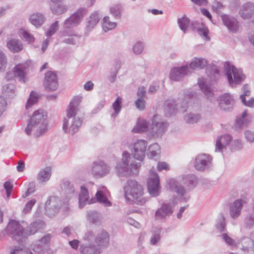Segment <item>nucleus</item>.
Masks as SVG:
<instances>
[{
  "mask_svg": "<svg viewBox=\"0 0 254 254\" xmlns=\"http://www.w3.org/2000/svg\"><path fill=\"white\" fill-rule=\"evenodd\" d=\"M198 182V178L195 175L189 174L184 176L180 180L170 179L168 184L170 190L181 197L180 201L187 202L190 197L187 194V191L193 189Z\"/></svg>",
  "mask_w": 254,
  "mask_h": 254,
  "instance_id": "nucleus-1",
  "label": "nucleus"
},
{
  "mask_svg": "<svg viewBox=\"0 0 254 254\" xmlns=\"http://www.w3.org/2000/svg\"><path fill=\"white\" fill-rule=\"evenodd\" d=\"M82 97L74 96L67 108L66 117L63 120V129L64 132L72 135L77 132L81 126L82 121L76 117L78 107L81 101Z\"/></svg>",
  "mask_w": 254,
  "mask_h": 254,
  "instance_id": "nucleus-2",
  "label": "nucleus"
},
{
  "mask_svg": "<svg viewBox=\"0 0 254 254\" xmlns=\"http://www.w3.org/2000/svg\"><path fill=\"white\" fill-rule=\"evenodd\" d=\"M48 130V116L44 110L35 111L30 118L25 129L26 133L29 135L34 131V135L39 137Z\"/></svg>",
  "mask_w": 254,
  "mask_h": 254,
  "instance_id": "nucleus-3",
  "label": "nucleus"
},
{
  "mask_svg": "<svg viewBox=\"0 0 254 254\" xmlns=\"http://www.w3.org/2000/svg\"><path fill=\"white\" fill-rule=\"evenodd\" d=\"M124 196L127 200L135 202L142 205L147 199L143 196L144 189L141 184L135 180L127 181L124 187Z\"/></svg>",
  "mask_w": 254,
  "mask_h": 254,
  "instance_id": "nucleus-4",
  "label": "nucleus"
},
{
  "mask_svg": "<svg viewBox=\"0 0 254 254\" xmlns=\"http://www.w3.org/2000/svg\"><path fill=\"white\" fill-rule=\"evenodd\" d=\"M130 155L127 152L123 153V159L116 166V171L119 176L128 177L138 175L141 166L140 163H129Z\"/></svg>",
  "mask_w": 254,
  "mask_h": 254,
  "instance_id": "nucleus-5",
  "label": "nucleus"
},
{
  "mask_svg": "<svg viewBox=\"0 0 254 254\" xmlns=\"http://www.w3.org/2000/svg\"><path fill=\"white\" fill-rule=\"evenodd\" d=\"M224 69L228 83L231 87H235L240 85L246 78L242 70L236 68L229 62L225 63Z\"/></svg>",
  "mask_w": 254,
  "mask_h": 254,
  "instance_id": "nucleus-6",
  "label": "nucleus"
},
{
  "mask_svg": "<svg viewBox=\"0 0 254 254\" xmlns=\"http://www.w3.org/2000/svg\"><path fill=\"white\" fill-rule=\"evenodd\" d=\"M25 225L24 221L20 222L11 219L6 228V233L13 240L19 242L23 238H25Z\"/></svg>",
  "mask_w": 254,
  "mask_h": 254,
  "instance_id": "nucleus-7",
  "label": "nucleus"
},
{
  "mask_svg": "<svg viewBox=\"0 0 254 254\" xmlns=\"http://www.w3.org/2000/svg\"><path fill=\"white\" fill-rule=\"evenodd\" d=\"M30 62L26 61L16 64L12 72L7 73L6 77L10 79L13 77L17 78L20 82L26 83L28 81L27 74L30 66Z\"/></svg>",
  "mask_w": 254,
  "mask_h": 254,
  "instance_id": "nucleus-8",
  "label": "nucleus"
},
{
  "mask_svg": "<svg viewBox=\"0 0 254 254\" xmlns=\"http://www.w3.org/2000/svg\"><path fill=\"white\" fill-rule=\"evenodd\" d=\"M84 241L88 243H95L96 246L101 249L107 247L109 243V235L107 232L102 230L95 237L92 231H88L84 237Z\"/></svg>",
  "mask_w": 254,
  "mask_h": 254,
  "instance_id": "nucleus-9",
  "label": "nucleus"
},
{
  "mask_svg": "<svg viewBox=\"0 0 254 254\" xmlns=\"http://www.w3.org/2000/svg\"><path fill=\"white\" fill-rule=\"evenodd\" d=\"M168 125V123L163 121L159 115H155L152 120L151 127L148 128V132L153 137H161L165 132Z\"/></svg>",
  "mask_w": 254,
  "mask_h": 254,
  "instance_id": "nucleus-10",
  "label": "nucleus"
},
{
  "mask_svg": "<svg viewBox=\"0 0 254 254\" xmlns=\"http://www.w3.org/2000/svg\"><path fill=\"white\" fill-rule=\"evenodd\" d=\"M192 96L193 93L191 92L186 95L184 97V100L180 107V109L178 105L175 103V101L174 100H167L165 103L166 116L167 117L171 116L177 110L182 112H186L187 111V108H188V99L191 98Z\"/></svg>",
  "mask_w": 254,
  "mask_h": 254,
  "instance_id": "nucleus-11",
  "label": "nucleus"
},
{
  "mask_svg": "<svg viewBox=\"0 0 254 254\" xmlns=\"http://www.w3.org/2000/svg\"><path fill=\"white\" fill-rule=\"evenodd\" d=\"M87 13L85 8H79L70 17L65 20L63 26L64 30H69L80 24Z\"/></svg>",
  "mask_w": 254,
  "mask_h": 254,
  "instance_id": "nucleus-12",
  "label": "nucleus"
},
{
  "mask_svg": "<svg viewBox=\"0 0 254 254\" xmlns=\"http://www.w3.org/2000/svg\"><path fill=\"white\" fill-rule=\"evenodd\" d=\"M177 200L172 203H163L160 207L157 209L155 213V218L156 220H163L169 217L174 212V207L178 203Z\"/></svg>",
  "mask_w": 254,
  "mask_h": 254,
  "instance_id": "nucleus-13",
  "label": "nucleus"
},
{
  "mask_svg": "<svg viewBox=\"0 0 254 254\" xmlns=\"http://www.w3.org/2000/svg\"><path fill=\"white\" fill-rule=\"evenodd\" d=\"M249 202L246 196H243L235 200L229 204V214L233 219H237L241 214L243 206Z\"/></svg>",
  "mask_w": 254,
  "mask_h": 254,
  "instance_id": "nucleus-14",
  "label": "nucleus"
},
{
  "mask_svg": "<svg viewBox=\"0 0 254 254\" xmlns=\"http://www.w3.org/2000/svg\"><path fill=\"white\" fill-rule=\"evenodd\" d=\"M147 188L149 193L152 196H156L159 195L160 191L159 178L157 173L152 169L149 171Z\"/></svg>",
  "mask_w": 254,
  "mask_h": 254,
  "instance_id": "nucleus-15",
  "label": "nucleus"
},
{
  "mask_svg": "<svg viewBox=\"0 0 254 254\" xmlns=\"http://www.w3.org/2000/svg\"><path fill=\"white\" fill-rule=\"evenodd\" d=\"M43 86L46 90L55 91L58 87V78L57 73L53 71H48L45 74Z\"/></svg>",
  "mask_w": 254,
  "mask_h": 254,
  "instance_id": "nucleus-16",
  "label": "nucleus"
},
{
  "mask_svg": "<svg viewBox=\"0 0 254 254\" xmlns=\"http://www.w3.org/2000/svg\"><path fill=\"white\" fill-rule=\"evenodd\" d=\"M211 161L212 158L209 154H198L195 157L194 167L197 171H203L210 167Z\"/></svg>",
  "mask_w": 254,
  "mask_h": 254,
  "instance_id": "nucleus-17",
  "label": "nucleus"
},
{
  "mask_svg": "<svg viewBox=\"0 0 254 254\" xmlns=\"http://www.w3.org/2000/svg\"><path fill=\"white\" fill-rule=\"evenodd\" d=\"M61 205V200L58 197L50 196L45 203L46 213L50 217L54 216L59 211Z\"/></svg>",
  "mask_w": 254,
  "mask_h": 254,
  "instance_id": "nucleus-18",
  "label": "nucleus"
},
{
  "mask_svg": "<svg viewBox=\"0 0 254 254\" xmlns=\"http://www.w3.org/2000/svg\"><path fill=\"white\" fill-rule=\"evenodd\" d=\"M191 71L188 65L172 68L170 73V78L173 81H179L185 76L190 74Z\"/></svg>",
  "mask_w": 254,
  "mask_h": 254,
  "instance_id": "nucleus-19",
  "label": "nucleus"
},
{
  "mask_svg": "<svg viewBox=\"0 0 254 254\" xmlns=\"http://www.w3.org/2000/svg\"><path fill=\"white\" fill-rule=\"evenodd\" d=\"M91 173L96 177H102L110 172V167L103 161H98L93 164L91 169Z\"/></svg>",
  "mask_w": 254,
  "mask_h": 254,
  "instance_id": "nucleus-20",
  "label": "nucleus"
},
{
  "mask_svg": "<svg viewBox=\"0 0 254 254\" xmlns=\"http://www.w3.org/2000/svg\"><path fill=\"white\" fill-rule=\"evenodd\" d=\"M147 142L144 140H137L134 144L132 155L135 159L142 161L145 156Z\"/></svg>",
  "mask_w": 254,
  "mask_h": 254,
  "instance_id": "nucleus-21",
  "label": "nucleus"
},
{
  "mask_svg": "<svg viewBox=\"0 0 254 254\" xmlns=\"http://www.w3.org/2000/svg\"><path fill=\"white\" fill-rule=\"evenodd\" d=\"M223 23L228 30L232 32H236L239 29V23L237 19L227 14L221 15Z\"/></svg>",
  "mask_w": 254,
  "mask_h": 254,
  "instance_id": "nucleus-22",
  "label": "nucleus"
},
{
  "mask_svg": "<svg viewBox=\"0 0 254 254\" xmlns=\"http://www.w3.org/2000/svg\"><path fill=\"white\" fill-rule=\"evenodd\" d=\"M62 36L63 37H68L64 38L62 41V42L67 44H76L80 39V36L75 34L72 30H64L62 33Z\"/></svg>",
  "mask_w": 254,
  "mask_h": 254,
  "instance_id": "nucleus-23",
  "label": "nucleus"
},
{
  "mask_svg": "<svg viewBox=\"0 0 254 254\" xmlns=\"http://www.w3.org/2000/svg\"><path fill=\"white\" fill-rule=\"evenodd\" d=\"M234 102L232 96L228 93H225L220 96L219 106L222 110L228 111L232 107Z\"/></svg>",
  "mask_w": 254,
  "mask_h": 254,
  "instance_id": "nucleus-24",
  "label": "nucleus"
},
{
  "mask_svg": "<svg viewBox=\"0 0 254 254\" xmlns=\"http://www.w3.org/2000/svg\"><path fill=\"white\" fill-rule=\"evenodd\" d=\"M108 193L107 189L103 186L98 190L95 195L97 201L107 207L112 205L111 202L107 198Z\"/></svg>",
  "mask_w": 254,
  "mask_h": 254,
  "instance_id": "nucleus-25",
  "label": "nucleus"
},
{
  "mask_svg": "<svg viewBox=\"0 0 254 254\" xmlns=\"http://www.w3.org/2000/svg\"><path fill=\"white\" fill-rule=\"evenodd\" d=\"M251 237V238L243 237L238 241V247L245 253H249L254 245V236L252 235Z\"/></svg>",
  "mask_w": 254,
  "mask_h": 254,
  "instance_id": "nucleus-26",
  "label": "nucleus"
},
{
  "mask_svg": "<svg viewBox=\"0 0 254 254\" xmlns=\"http://www.w3.org/2000/svg\"><path fill=\"white\" fill-rule=\"evenodd\" d=\"M45 224L42 221H35L30 224L25 229V238L35 234L39 230L43 229Z\"/></svg>",
  "mask_w": 254,
  "mask_h": 254,
  "instance_id": "nucleus-27",
  "label": "nucleus"
},
{
  "mask_svg": "<svg viewBox=\"0 0 254 254\" xmlns=\"http://www.w3.org/2000/svg\"><path fill=\"white\" fill-rule=\"evenodd\" d=\"M85 242V244L81 245L80 247V251L81 254H98L101 253L100 249L93 245V243Z\"/></svg>",
  "mask_w": 254,
  "mask_h": 254,
  "instance_id": "nucleus-28",
  "label": "nucleus"
},
{
  "mask_svg": "<svg viewBox=\"0 0 254 254\" xmlns=\"http://www.w3.org/2000/svg\"><path fill=\"white\" fill-rule=\"evenodd\" d=\"M247 115V111H244L241 116L237 117L235 124V127L236 129H243L250 124L251 121L246 118Z\"/></svg>",
  "mask_w": 254,
  "mask_h": 254,
  "instance_id": "nucleus-29",
  "label": "nucleus"
},
{
  "mask_svg": "<svg viewBox=\"0 0 254 254\" xmlns=\"http://www.w3.org/2000/svg\"><path fill=\"white\" fill-rule=\"evenodd\" d=\"M232 138L229 134H225L218 137L216 141L215 151L221 152L224 146L228 145Z\"/></svg>",
  "mask_w": 254,
  "mask_h": 254,
  "instance_id": "nucleus-30",
  "label": "nucleus"
},
{
  "mask_svg": "<svg viewBox=\"0 0 254 254\" xmlns=\"http://www.w3.org/2000/svg\"><path fill=\"white\" fill-rule=\"evenodd\" d=\"M254 12V4L252 2H247L243 5L240 14L243 19H250L252 17Z\"/></svg>",
  "mask_w": 254,
  "mask_h": 254,
  "instance_id": "nucleus-31",
  "label": "nucleus"
},
{
  "mask_svg": "<svg viewBox=\"0 0 254 254\" xmlns=\"http://www.w3.org/2000/svg\"><path fill=\"white\" fill-rule=\"evenodd\" d=\"M89 193L87 189L84 186H81L78 198L79 207L82 208L87 203H93L92 200H89Z\"/></svg>",
  "mask_w": 254,
  "mask_h": 254,
  "instance_id": "nucleus-32",
  "label": "nucleus"
},
{
  "mask_svg": "<svg viewBox=\"0 0 254 254\" xmlns=\"http://www.w3.org/2000/svg\"><path fill=\"white\" fill-rule=\"evenodd\" d=\"M102 15L97 11L94 12L86 19V28L88 31L94 28L99 22Z\"/></svg>",
  "mask_w": 254,
  "mask_h": 254,
  "instance_id": "nucleus-33",
  "label": "nucleus"
},
{
  "mask_svg": "<svg viewBox=\"0 0 254 254\" xmlns=\"http://www.w3.org/2000/svg\"><path fill=\"white\" fill-rule=\"evenodd\" d=\"M198 84L207 98L210 101H212L215 99L214 94L211 88L205 84L204 79L203 78H199Z\"/></svg>",
  "mask_w": 254,
  "mask_h": 254,
  "instance_id": "nucleus-34",
  "label": "nucleus"
},
{
  "mask_svg": "<svg viewBox=\"0 0 254 254\" xmlns=\"http://www.w3.org/2000/svg\"><path fill=\"white\" fill-rule=\"evenodd\" d=\"M208 64L207 61L203 58H194L190 64L189 68L191 69L204 68Z\"/></svg>",
  "mask_w": 254,
  "mask_h": 254,
  "instance_id": "nucleus-35",
  "label": "nucleus"
},
{
  "mask_svg": "<svg viewBox=\"0 0 254 254\" xmlns=\"http://www.w3.org/2000/svg\"><path fill=\"white\" fill-rule=\"evenodd\" d=\"M7 48L13 53H18L23 49V45L21 42L17 39H12L7 42Z\"/></svg>",
  "mask_w": 254,
  "mask_h": 254,
  "instance_id": "nucleus-36",
  "label": "nucleus"
},
{
  "mask_svg": "<svg viewBox=\"0 0 254 254\" xmlns=\"http://www.w3.org/2000/svg\"><path fill=\"white\" fill-rule=\"evenodd\" d=\"M29 21L31 23L38 27L41 26L45 21V17L43 14L40 13H34L30 15Z\"/></svg>",
  "mask_w": 254,
  "mask_h": 254,
  "instance_id": "nucleus-37",
  "label": "nucleus"
},
{
  "mask_svg": "<svg viewBox=\"0 0 254 254\" xmlns=\"http://www.w3.org/2000/svg\"><path fill=\"white\" fill-rule=\"evenodd\" d=\"M146 131H148L147 122L144 119H138L135 126L132 129V132L134 133H142Z\"/></svg>",
  "mask_w": 254,
  "mask_h": 254,
  "instance_id": "nucleus-38",
  "label": "nucleus"
},
{
  "mask_svg": "<svg viewBox=\"0 0 254 254\" xmlns=\"http://www.w3.org/2000/svg\"><path fill=\"white\" fill-rule=\"evenodd\" d=\"M61 188L71 197L74 195L75 189L73 185L67 180H63L61 184Z\"/></svg>",
  "mask_w": 254,
  "mask_h": 254,
  "instance_id": "nucleus-39",
  "label": "nucleus"
},
{
  "mask_svg": "<svg viewBox=\"0 0 254 254\" xmlns=\"http://www.w3.org/2000/svg\"><path fill=\"white\" fill-rule=\"evenodd\" d=\"M51 176V169L49 167H46L41 170L37 175V180L40 183L47 182Z\"/></svg>",
  "mask_w": 254,
  "mask_h": 254,
  "instance_id": "nucleus-40",
  "label": "nucleus"
},
{
  "mask_svg": "<svg viewBox=\"0 0 254 254\" xmlns=\"http://www.w3.org/2000/svg\"><path fill=\"white\" fill-rule=\"evenodd\" d=\"M52 12L56 15H61L65 13L68 9L66 5L53 3L50 6Z\"/></svg>",
  "mask_w": 254,
  "mask_h": 254,
  "instance_id": "nucleus-41",
  "label": "nucleus"
},
{
  "mask_svg": "<svg viewBox=\"0 0 254 254\" xmlns=\"http://www.w3.org/2000/svg\"><path fill=\"white\" fill-rule=\"evenodd\" d=\"M87 217L90 222L96 224L99 223L101 219V215L95 210L87 211Z\"/></svg>",
  "mask_w": 254,
  "mask_h": 254,
  "instance_id": "nucleus-42",
  "label": "nucleus"
},
{
  "mask_svg": "<svg viewBox=\"0 0 254 254\" xmlns=\"http://www.w3.org/2000/svg\"><path fill=\"white\" fill-rule=\"evenodd\" d=\"M39 98V95L37 92L31 91L25 105L26 109H28L33 105L36 104L38 101Z\"/></svg>",
  "mask_w": 254,
  "mask_h": 254,
  "instance_id": "nucleus-43",
  "label": "nucleus"
},
{
  "mask_svg": "<svg viewBox=\"0 0 254 254\" xmlns=\"http://www.w3.org/2000/svg\"><path fill=\"white\" fill-rule=\"evenodd\" d=\"M161 229L160 228H155L152 231V236L150 238V243L152 245H156L161 239Z\"/></svg>",
  "mask_w": 254,
  "mask_h": 254,
  "instance_id": "nucleus-44",
  "label": "nucleus"
},
{
  "mask_svg": "<svg viewBox=\"0 0 254 254\" xmlns=\"http://www.w3.org/2000/svg\"><path fill=\"white\" fill-rule=\"evenodd\" d=\"M2 94L6 97H13L15 94V86L8 84L3 86Z\"/></svg>",
  "mask_w": 254,
  "mask_h": 254,
  "instance_id": "nucleus-45",
  "label": "nucleus"
},
{
  "mask_svg": "<svg viewBox=\"0 0 254 254\" xmlns=\"http://www.w3.org/2000/svg\"><path fill=\"white\" fill-rule=\"evenodd\" d=\"M116 23L111 22L109 16H105L103 19L102 27L104 31L107 32L115 28L116 26Z\"/></svg>",
  "mask_w": 254,
  "mask_h": 254,
  "instance_id": "nucleus-46",
  "label": "nucleus"
},
{
  "mask_svg": "<svg viewBox=\"0 0 254 254\" xmlns=\"http://www.w3.org/2000/svg\"><path fill=\"white\" fill-rule=\"evenodd\" d=\"M178 23L180 28L184 33H186L190 24L189 19L186 16H184L182 17L179 18L178 19Z\"/></svg>",
  "mask_w": 254,
  "mask_h": 254,
  "instance_id": "nucleus-47",
  "label": "nucleus"
},
{
  "mask_svg": "<svg viewBox=\"0 0 254 254\" xmlns=\"http://www.w3.org/2000/svg\"><path fill=\"white\" fill-rule=\"evenodd\" d=\"M215 226L216 229L220 232L226 231L225 219L223 214H220Z\"/></svg>",
  "mask_w": 254,
  "mask_h": 254,
  "instance_id": "nucleus-48",
  "label": "nucleus"
},
{
  "mask_svg": "<svg viewBox=\"0 0 254 254\" xmlns=\"http://www.w3.org/2000/svg\"><path fill=\"white\" fill-rule=\"evenodd\" d=\"M149 152L147 154L150 158H153L160 153V146L157 143H153L149 146L148 148Z\"/></svg>",
  "mask_w": 254,
  "mask_h": 254,
  "instance_id": "nucleus-49",
  "label": "nucleus"
},
{
  "mask_svg": "<svg viewBox=\"0 0 254 254\" xmlns=\"http://www.w3.org/2000/svg\"><path fill=\"white\" fill-rule=\"evenodd\" d=\"M200 119L198 114H189L184 117V120L188 124H193L196 123Z\"/></svg>",
  "mask_w": 254,
  "mask_h": 254,
  "instance_id": "nucleus-50",
  "label": "nucleus"
},
{
  "mask_svg": "<svg viewBox=\"0 0 254 254\" xmlns=\"http://www.w3.org/2000/svg\"><path fill=\"white\" fill-rule=\"evenodd\" d=\"M122 100V98L118 97L113 103L112 107L114 110V113L112 114L113 117H116L120 113L121 109Z\"/></svg>",
  "mask_w": 254,
  "mask_h": 254,
  "instance_id": "nucleus-51",
  "label": "nucleus"
},
{
  "mask_svg": "<svg viewBox=\"0 0 254 254\" xmlns=\"http://www.w3.org/2000/svg\"><path fill=\"white\" fill-rule=\"evenodd\" d=\"M121 5L117 4L113 5L110 8L111 13L116 18H119L121 17Z\"/></svg>",
  "mask_w": 254,
  "mask_h": 254,
  "instance_id": "nucleus-52",
  "label": "nucleus"
},
{
  "mask_svg": "<svg viewBox=\"0 0 254 254\" xmlns=\"http://www.w3.org/2000/svg\"><path fill=\"white\" fill-rule=\"evenodd\" d=\"M59 29V21H56L55 22L52 23L48 31L46 33V35L48 37H50L53 35Z\"/></svg>",
  "mask_w": 254,
  "mask_h": 254,
  "instance_id": "nucleus-53",
  "label": "nucleus"
},
{
  "mask_svg": "<svg viewBox=\"0 0 254 254\" xmlns=\"http://www.w3.org/2000/svg\"><path fill=\"white\" fill-rule=\"evenodd\" d=\"M46 248L45 245H42L39 243L34 244L32 247V252L37 254H44L45 253Z\"/></svg>",
  "mask_w": 254,
  "mask_h": 254,
  "instance_id": "nucleus-54",
  "label": "nucleus"
},
{
  "mask_svg": "<svg viewBox=\"0 0 254 254\" xmlns=\"http://www.w3.org/2000/svg\"><path fill=\"white\" fill-rule=\"evenodd\" d=\"M222 238L225 242V243L230 246L231 247H236L237 244L236 243L235 241L229 237L227 234L224 233L221 235Z\"/></svg>",
  "mask_w": 254,
  "mask_h": 254,
  "instance_id": "nucleus-55",
  "label": "nucleus"
},
{
  "mask_svg": "<svg viewBox=\"0 0 254 254\" xmlns=\"http://www.w3.org/2000/svg\"><path fill=\"white\" fill-rule=\"evenodd\" d=\"M245 226L246 228H251L254 226V215L249 214L245 220Z\"/></svg>",
  "mask_w": 254,
  "mask_h": 254,
  "instance_id": "nucleus-56",
  "label": "nucleus"
},
{
  "mask_svg": "<svg viewBox=\"0 0 254 254\" xmlns=\"http://www.w3.org/2000/svg\"><path fill=\"white\" fill-rule=\"evenodd\" d=\"M7 65V58L5 55L0 50V70H4Z\"/></svg>",
  "mask_w": 254,
  "mask_h": 254,
  "instance_id": "nucleus-57",
  "label": "nucleus"
},
{
  "mask_svg": "<svg viewBox=\"0 0 254 254\" xmlns=\"http://www.w3.org/2000/svg\"><path fill=\"white\" fill-rule=\"evenodd\" d=\"M21 35L22 38L29 43H33L35 41V38L33 35L26 31H23L21 32Z\"/></svg>",
  "mask_w": 254,
  "mask_h": 254,
  "instance_id": "nucleus-58",
  "label": "nucleus"
},
{
  "mask_svg": "<svg viewBox=\"0 0 254 254\" xmlns=\"http://www.w3.org/2000/svg\"><path fill=\"white\" fill-rule=\"evenodd\" d=\"M52 236L50 234H48L44 236L40 240L38 241V243L45 246V248L49 246L50 240Z\"/></svg>",
  "mask_w": 254,
  "mask_h": 254,
  "instance_id": "nucleus-59",
  "label": "nucleus"
},
{
  "mask_svg": "<svg viewBox=\"0 0 254 254\" xmlns=\"http://www.w3.org/2000/svg\"><path fill=\"white\" fill-rule=\"evenodd\" d=\"M144 48L143 44L141 42H137L133 47V51L136 55L140 54Z\"/></svg>",
  "mask_w": 254,
  "mask_h": 254,
  "instance_id": "nucleus-60",
  "label": "nucleus"
},
{
  "mask_svg": "<svg viewBox=\"0 0 254 254\" xmlns=\"http://www.w3.org/2000/svg\"><path fill=\"white\" fill-rule=\"evenodd\" d=\"M36 202L35 199H32L26 203L23 209L25 213L29 212L32 209V207L34 205Z\"/></svg>",
  "mask_w": 254,
  "mask_h": 254,
  "instance_id": "nucleus-61",
  "label": "nucleus"
},
{
  "mask_svg": "<svg viewBox=\"0 0 254 254\" xmlns=\"http://www.w3.org/2000/svg\"><path fill=\"white\" fill-rule=\"evenodd\" d=\"M240 98L243 103L246 106L249 107H253L254 106V98H252L250 100L247 101L244 95H241Z\"/></svg>",
  "mask_w": 254,
  "mask_h": 254,
  "instance_id": "nucleus-62",
  "label": "nucleus"
},
{
  "mask_svg": "<svg viewBox=\"0 0 254 254\" xmlns=\"http://www.w3.org/2000/svg\"><path fill=\"white\" fill-rule=\"evenodd\" d=\"M3 187L6 190L7 196L9 197L13 188V185L11 182L6 181L4 183Z\"/></svg>",
  "mask_w": 254,
  "mask_h": 254,
  "instance_id": "nucleus-63",
  "label": "nucleus"
},
{
  "mask_svg": "<svg viewBox=\"0 0 254 254\" xmlns=\"http://www.w3.org/2000/svg\"><path fill=\"white\" fill-rule=\"evenodd\" d=\"M135 104L136 108L140 110H143L145 108V101L142 98H138L136 100Z\"/></svg>",
  "mask_w": 254,
  "mask_h": 254,
  "instance_id": "nucleus-64",
  "label": "nucleus"
}]
</instances>
